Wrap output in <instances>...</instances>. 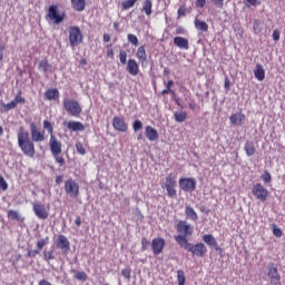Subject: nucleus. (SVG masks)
<instances>
[{
	"label": "nucleus",
	"mask_w": 285,
	"mask_h": 285,
	"mask_svg": "<svg viewBox=\"0 0 285 285\" xmlns=\"http://www.w3.org/2000/svg\"><path fill=\"white\" fill-rule=\"evenodd\" d=\"M30 132H31V138H30ZM30 132L27 131L26 127L21 126L18 129L17 139H18V146L21 153L26 157L33 158L35 155H37L35 142L41 144V141H46V131L39 130V128H37V125L31 124Z\"/></svg>",
	"instance_id": "f257e3e1"
},
{
	"label": "nucleus",
	"mask_w": 285,
	"mask_h": 285,
	"mask_svg": "<svg viewBox=\"0 0 285 285\" xmlns=\"http://www.w3.org/2000/svg\"><path fill=\"white\" fill-rule=\"evenodd\" d=\"M42 126L43 129L47 130L50 135L49 147L51 150V155L56 160V164H59L60 167L66 166V159L61 155L62 145L61 141L57 139V136H55V127L52 126V122H50L49 120H43Z\"/></svg>",
	"instance_id": "f03ea898"
},
{
	"label": "nucleus",
	"mask_w": 285,
	"mask_h": 285,
	"mask_svg": "<svg viewBox=\"0 0 285 285\" xmlns=\"http://www.w3.org/2000/svg\"><path fill=\"white\" fill-rule=\"evenodd\" d=\"M176 230L178 235L175 236V242L178 246H184L188 243V237H193L194 227L186 220H179L176 224Z\"/></svg>",
	"instance_id": "7ed1b4c3"
},
{
	"label": "nucleus",
	"mask_w": 285,
	"mask_h": 285,
	"mask_svg": "<svg viewBox=\"0 0 285 285\" xmlns=\"http://www.w3.org/2000/svg\"><path fill=\"white\" fill-rule=\"evenodd\" d=\"M180 248L188 250V253H191V255H195L196 257H206V254L208 253V248L204 243L191 244L187 242V244L180 245Z\"/></svg>",
	"instance_id": "20e7f679"
},
{
	"label": "nucleus",
	"mask_w": 285,
	"mask_h": 285,
	"mask_svg": "<svg viewBox=\"0 0 285 285\" xmlns=\"http://www.w3.org/2000/svg\"><path fill=\"white\" fill-rule=\"evenodd\" d=\"M266 276L272 285H282V276L279 275V269L277 264L268 263L266 266Z\"/></svg>",
	"instance_id": "39448f33"
},
{
	"label": "nucleus",
	"mask_w": 285,
	"mask_h": 285,
	"mask_svg": "<svg viewBox=\"0 0 285 285\" xmlns=\"http://www.w3.org/2000/svg\"><path fill=\"white\" fill-rule=\"evenodd\" d=\"M63 108L70 117H79L82 112L79 101L70 98L63 99Z\"/></svg>",
	"instance_id": "423d86ee"
},
{
	"label": "nucleus",
	"mask_w": 285,
	"mask_h": 285,
	"mask_svg": "<svg viewBox=\"0 0 285 285\" xmlns=\"http://www.w3.org/2000/svg\"><path fill=\"white\" fill-rule=\"evenodd\" d=\"M46 19H49V21H52V23L59 26V23H63L66 19V12L60 13L59 6L51 4L48 9Z\"/></svg>",
	"instance_id": "0eeeda50"
},
{
	"label": "nucleus",
	"mask_w": 285,
	"mask_h": 285,
	"mask_svg": "<svg viewBox=\"0 0 285 285\" xmlns=\"http://www.w3.org/2000/svg\"><path fill=\"white\" fill-rule=\"evenodd\" d=\"M69 43L71 48H77V46L83 43V33L81 29L77 26L69 27Z\"/></svg>",
	"instance_id": "6e6552de"
},
{
	"label": "nucleus",
	"mask_w": 285,
	"mask_h": 285,
	"mask_svg": "<svg viewBox=\"0 0 285 285\" xmlns=\"http://www.w3.org/2000/svg\"><path fill=\"white\" fill-rule=\"evenodd\" d=\"M177 176H175V174H169L166 178H165V185L163 186V188H165L167 190V196L170 199H175V197H177Z\"/></svg>",
	"instance_id": "1a4fd4ad"
},
{
	"label": "nucleus",
	"mask_w": 285,
	"mask_h": 285,
	"mask_svg": "<svg viewBox=\"0 0 285 285\" xmlns=\"http://www.w3.org/2000/svg\"><path fill=\"white\" fill-rule=\"evenodd\" d=\"M178 184L180 190H183L184 193H195L197 188V180L195 179V177H181L179 178Z\"/></svg>",
	"instance_id": "9d476101"
},
{
	"label": "nucleus",
	"mask_w": 285,
	"mask_h": 285,
	"mask_svg": "<svg viewBox=\"0 0 285 285\" xmlns=\"http://www.w3.org/2000/svg\"><path fill=\"white\" fill-rule=\"evenodd\" d=\"M65 193L71 199H77L79 197V184L72 178L67 179L65 181Z\"/></svg>",
	"instance_id": "9b49d317"
},
{
	"label": "nucleus",
	"mask_w": 285,
	"mask_h": 285,
	"mask_svg": "<svg viewBox=\"0 0 285 285\" xmlns=\"http://www.w3.org/2000/svg\"><path fill=\"white\" fill-rule=\"evenodd\" d=\"M252 194L258 202H266L268 199V189L261 183H257L252 188Z\"/></svg>",
	"instance_id": "f8f14e48"
},
{
	"label": "nucleus",
	"mask_w": 285,
	"mask_h": 285,
	"mask_svg": "<svg viewBox=\"0 0 285 285\" xmlns=\"http://www.w3.org/2000/svg\"><path fill=\"white\" fill-rule=\"evenodd\" d=\"M32 210H33L36 217H38V219L46 220V219H48V217H50V208H46V205H43V204L33 203Z\"/></svg>",
	"instance_id": "ddd939ff"
},
{
	"label": "nucleus",
	"mask_w": 285,
	"mask_h": 285,
	"mask_svg": "<svg viewBox=\"0 0 285 285\" xmlns=\"http://www.w3.org/2000/svg\"><path fill=\"white\" fill-rule=\"evenodd\" d=\"M112 127L118 132H128V124L126 122V118H124V116H115L112 119Z\"/></svg>",
	"instance_id": "4468645a"
},
{
	"label": "nucleus",
	"mask_w": 285,
	"mask_h": 285,
	"mask_svg": "<svg viewBox=\"0 0 285 285\" xmlns=\"http://www.w3.org/2000/svg\"><path fill=\"white\" fill-rule=\"evenodd\" d=\"M56 246L59 248L63 254L70 253V240L65 235H59L56 240Z\"/></svg>",
	"instance_id": "2eb2a0df"
},
{
	"label": "nucleus",
	"mask_w": 285,
	"mask_h": 285,
	"mask_svg": "<svg viewBox=\"0 0 285 285\" xmlns=\"http://www.w3.org/2000/svg\"><path fill=\"white\" fill-rule=\"evenodd\" d=\"M164 246H166V240L164 238H154L151 240V250L154 255H161L164 253Z\"/></svg>",
	"instance_id": "dca6fc26"
},
{
	"label": "nucleus",
	"mask_w": 285,
	"mask_h": 285,
	"mask_svg": "<svg viewBox=\"0 0 285 285\" xmlns=\"http://www.w3.org/2000/svg\"><path fill=\"white\" fill-rule=\"evenodd\" d=\"M203 242L207 244L210 248L216 249L217 252H222V247H219V244H217V239H215V236L213 234H205L203 236Z\"/></svg>",
	"instance_id": "f3484780"
},
{
	"label": "nucleus",
	"mask_w": 285,
	"mask_h": 285,
	"mask_svg": "<svg viewBox=\"0 0 285 285\" xmlns=\"http://www.w3.org/2000/svg\"><path fill=\"white\" fill-rule=\"evenodd\" d=\"M126 70L129 75H131V77H137V75H139V63H137V60L129 59L127 61Z\"/></svg>",
	"instance_id": "a211bd4d"
},
{
	"label": "nucleus",
	"mask_w": 285,
	"mask_h": 285,
	"mask_svg": "<svg viewBox=\"0 0 285 285\" xmlns=\"http://www.w3.org/2000/svg\"><path fill=\"white\" fill-rule=\"evenodd\" d=\"M145 136L148 141H157L159 139V131H157L153 126H147L145 128Z\"/></svg>",
	"instance_id": "6ab92c4d"
},
{
	"label": "nucleus",
	"mask_w": 285,
	"mask_h": 285,
	"mask_svg": "<svg viewBox=\"0 0 285 285\" xmlns=\"http://www.w3.org/2000/svg\"><path fill=\"white\" fill-rule=\"evenodd\" d=\"M67 128L68 130H71V132H83V130H86L83 122L75 120L69 121Z\"/></svg>",
	"instance_id": "aec40b11"
},
{
	"label": "nucleus",
	"mask_w": 285,
	"mask_h": 285,
	"mask_svg": "<svg viewBox=\"0 0 285 285\" xmlns=\"http://www.w3.org/2000/svg\"><path fill=\"white\" fill-rule=\"evenodd\" d=\"M174 45H176L177 48H180V50H188L190 48V43L188 42V39L184 37H175Z\"/></svg>",
	"instance_id": "412c9836"
},
{
	"label": "nucleus",
	"mask_w": 285,
	"mask_h": 285,
	"mask_svg": "<svg viewBox=\"0 0 285 285\" xmlns=\"http://www.w3.org/2000/svg\"><path fill=\"white\" fill-rule=\"evenodd\" d=\"M246 119V115L243 112L233 114L229 117L232 126H242V122Z\"/></svg>",
	"instance_id": "4be33fe9"
},
{
	"label": "nucleus",
	"mask_w": 285,
	"mask_h": 285,
	"mask_svg": "<svg viewBox=\"0 0 285 285\" xmlns=\"http://www.w3.org/2000/svg\"><path fill=\"white\" fill-rule=\"evenodd\" d=\"M244 150L248 157H253L257 153V148L255 147V142L253 140H247L244 146Z\"/></svg>",
	"instance_id": "5701e85b"
},
{
	"label": "nucleus",
	"mask_w": 285,
	"mask_h": 285,
	"mask_svg": "<svg viewBox=\"0 0 285 285\" xmlns=\"http://www.w3.org/2000/svg\"><path fill=\"white\" fill-rule=\"evenodd\" d=\"M136 57H137L138 61H140V63H146V61H148V55L146 53L145 46L138 47V49L136 51Z\"/></svg>",
	"instance_id": "b1692460"
},
{
	"label": "nucleus",
	"mask_w": 285,
	"mask_h": 285,
	"mask_svg": "<svg viewBox=\"0 0 285 285\" xmlns=\"http://www.w3.org/2000/svg\"><path fill=\"white\" fill-rule=\"evenodd\" d=\"M45 98L47 101H56V99H59V89H48L45 91Z\"/></svg>",
	"instance_id": "393cba45"
},
{
	"label": "nucleus",
	"mask_w": 285,
	"mask_h": 285,
	"mask_svg": "<svg viewBox=\"0 0 285 285\" xmlns=\"http://www.w3.org/2000/svg\"><path fill=\"white\" fill-rule=\"evenodd\" d=\"M7 216L9 219H12V222H19L20 224H23V222L26 220V218H23V216L19 215V212L13 210V209H9L7 212Z\"/></svg>",
	"instance_id": "a878e982"
},
{
	"label": "nucleus",
	"mask_w": 285,
	"mask_h": 285,
	"mask_svg": "<svg viewBox=\"0 0 285 285\" xmlns=\"http://www.w3.org/2000/svg\"><path fill=\"white\" fill-rule=\"evenodd\" d=\"M71 6L76 12H83L86 10V0H71Z\"/></svg>",
	"instance_id": "bb28decb"
},
{
	"label": "nucleus",
	"mask_w": 285,
	"mask_h": 285,
	"mask_svg": "<svg viewBox=\"0 0 285 285\" xmlns=\"http://www.w3.org/2000/svg\"><path fill=\"white\" fill-rule=\"evenodd\" d=\"M254 75L258 81H264V79H266V71H264V67H262V65H256V70H254Z\"/></svg>",
	"instance_id": "cd10ccee"
},
{
	"label": "nucleus",
	"mask_w": 285,
	"mask_h": 285,
	"mask_svg": "<svg viewBox=\"0 0 285 285\" xmlns=\"http://www.w3.org/2000/svg\"><path fill=\"white\" fill-rule=\"evenodd\" d=\"M194 26L196 30H199L200 32H208V23L204 20L195 19Z\"/></svg>",
	"instance_id": "c85d7f7f"
},
{
	"label": "nucleus",
	"mask_w": 285,
	"mask_h": 285,
	"mask_svg": "<svg viewBox=\"0 0 285 285\" xmlns=\"http://www.w3.org/2000/svg\"><path fill=\"white\" fill-rule=\"evenodd\" d=\"M185 215H186V217L191 219V222H197V219H199V216L197 215V212H195V209L190 206H186Z\"/></svg>",
	"instance_id": "c756f323"
},
{
	"label": "nucleus",
	"mask_w": 285,
	"mask_h": 285,
	"mask_svg": "<svg viewBox=\"0 0 285 285\" xmlns=\"http://www.w3.org/2000/svg\"><path fill=\"white\" fill-rule=\"evenodd\" d=\"M141 11L145 12L147 17H150V14H153V0H145Z\"/></svg>",
	"instance_id": "7c9ffc66"
},
{
	"label": "nucleus",
	"mask_w": 285,
	"mask_h": 285,
	"mask_svg": "<svg viewBox=\"0 0 285 285\" xmlns=\"http://www.w3.org/2000/svg\"><path fill=\"white\" fill-rule=\"evenodd\" d=\"M174 118H175V121H177V124H184V121H186V119H188V112H186V111H176L174 114Z\"/></svg>",
	"instance_id": "2f4dec72"
},
{
	"label": "nucleus",
	"mask_w": 285,
	"mask_h": 285,
	"mask_svg": "<svg viewBox=\"0 0 285 285\" xmlns=\"http://www.w3.org/2000/svg\"><path fill=\"white\" fill-rule=\"evenodd\" d=\"M50 244V237L46 236L45 238H41L40 240L37 242V249L38 254L43 250L45 246H48Z\"/></svg>",
	"instance_id": "473e14b6"
},
{
	"label": "nucleus",
	"mask_w": 285,
	"mask_h": 285,
	"mask_svg": "<svg viewBox=\"0 0 285 285\" xmlns=\"http://www.w3.org/2000/svg\"><path fill=\"white\" fill-rule=\"evenodd\" d=\"M173 86H175V81L168 80L166 83V88L161 91V95H169L170 92L175 97V90L170 89L173 88Z\"/></svg>",
	"instance_id": "72a5a7b5"
},
{
	"label": "nucleus",
	"mask_w": 285,
	"mask_h": 285,
	"mask_svg": "<svg viewBox=\"0 0 285 285\" xmlns=\"http://www.w3.org/2000/svg\"><path fill=\"white\" fill-rule=\"evenodd\" d=\"M177 282L178 285H186V274L181 269L177 271Z\"/></svg>",
	"instance_id": "f704fd0d"
},
{
	"label": "nucleus",
	"mask_w": 285,
	"mask_h": 285,
	"mask_svg": "<svg viewBox=\"0 0 285 285\" xmlns=\"http://www.w3.org/2000/svg\"><path fill=\"white\" fill-rule=\"evenodd\" d=\"M119 61L122 66H126L128 63V52H126V50L119 51Z\"/></svg>",
	"instance_id": "c9c22d12"
},
{
	"label": "nucleus",
	"mask_w": 285,
	"mask_h": 285,
	"mask_svg": "<svg viewBox=\"0 0 285 285\" xmlns=\"http://www.w3.org/2000/svg\"><path fill=\"white\" fill-rule=\"evenodd\" d=\"M73 277L75 279H78V282H86L88 279V274H86V272H76Z\"/></svg>",
	"instance_id": "e433bc0d"
},
{
	"label": "nucleus",
	"mask_w": 285,
	"mask_h": 285,
	"mask_svg": "<svg viewBox=\"0 0 285 285\" xmlns=\"http://www.w3.org/2000/svg\"><path fill=\"white\" fill-rule=\"evenodd\" d=\"M137 1H139V0H127V1L122 2L121 3L122 10H130V8L135 7V3H137Z\"/></svg>",
	"instance_id": "4c0bfd02"
},
{
	"label": "nucleus",
	"mask_w": 285,
	"mask_h": 285,
	"mask_svg": "<svg viewBox=\"0 0 285 285\" xmlns=\"http://www.w3.org/2000/svg\"><path fill=\"white\" fill-rule=\"evenodd\" d=\"M23 92L19 90L16 95V98L13 99V102H16V106H19V104H26V98H23Z\"/></svg>",
	"instance_id": "58836bf2"
},
{
	"label": "nucleus",
	"mask_w": 285,
	"mask_h": 285,
	"mask_svg": "<svg viewBox=\"0 0 285 285\" xmlns=\"http://www.w3.org/2000/svg\"><path fill=\"white\" fill-rule=\"evenodd\" d=\"M127 41L131 43V46H139V39L132 33L127 35Z\"/></svg>",
	"instance_id": "ea45409f"
},
{
	"label": "nucleus",
	"mask_w": 285,
	"mask_h": 285,
	"mask_svg": "<svg viewBox=\"0 0 285 285\" xmlns=\"http://www.w3.org/2000/svg\"><path fill=\"white\" fill-rule=\"evenodd\" d=\"M43 259L45 262H50L55 259V252L53 250H43Z\"/></svg>",
	"instance_id": "a19ab883"
},
{
	"label": "nucleus",
	"mask_w": 285,
	"mask_h": 285,
	"mask_svg": "<svg viewBox=\"0 0 285 285\" xmlns=\"http://www.w3.org/2000/svg\"><path fill=\"white\" fill-rule=\"evenodd\" d=\"M262 179L264 184H271V181H273V176H271V173H268V170H265L262 175Z\"/></svg>",
	"instance_id": "79ce46f5"
},
{
	"label": "nucleus",
	"mask_w": 285,
	"mask_h": 285,
	"mask_svg": "<svg viewBox=\"0 0 285 285\" xmlns=\"http://www.w3.org/2000/svg\"><path fill=\"white\" fill-rule=\"evenodd\" d=\"M16 107H17V104L14 102V100H12L11 102L3 105V110L4 112H9V110H14Z\"/></svg>",
	"instance_id": "37998d69"
},
{
	"label": "nucleus",
	"mask_w": 285,
	"mask_h": 285,
	"mask_svg": "<svg viewBox=\"0 0 285 285\" xmlns=\"http://www.w3.org/2000/svg\"><path fill=\"white\" fill-rule=\"evenodd\" d=\"M141 128H144V124L141 122V120H135L132 124L134 132L141 130Z\"/></svg>",
	"instance_id": "c03bdc74"
},
{
	"label": "nucleus",
	"mask_w": 285,
	"mask_h": 285,
	"mask_svg": "<svg viewBox=\"0 0 285 285\" xmlns=\"http://www.w3.org/2000/svg\"><path fill=\"white\" fill-rule=\"evenodd\" d=\"M76 150L78 155H86V148L83 147V144L77 142L76 144Z\"/></svg>",
	"instance_id": "a18cd8bd"
},
{
	"label": "nucleus",
	"mask_w": 285,
	"mask_h": 285,
	"mask_svg": "<svg viewBox=\"0 0 285 285\" xmlns=\"http://www.w3.org/2000/svg\"><path fill=\"white\" fill-rule=\"evenodd\" d=\"M253 30H254L255 35H259V32H262V22H259L257 20L254 21Z\"/></svg>",
	"instance_id": "49530a36"
},
{
	"label": "nucleus",
	"mask_w": 285,
	"mask_h": 285,
	"mask_svg": "<svg viewBox=\"0 0 285 285\" xmlns=\"http://www.w3.org/2000/svg\"><path fill=\"white\" fill-rule=\"evenodd\" d=\"M273 235L275 237H282L284 233L282 232V228L277 227L276 225H273Z\"/></svg>",
	"instance_id": "de8ad7c7"
},
{
	"label": "nucleus",
	"mask_w": 285,
	"mask_h": 285,
	"mask_svg": "<svg viewBox=\"0 0 285 285\" xmlns=\"http://www.w3.org/2000/svg\"><path fill=\"white\" fill-rule=\"evenodd\" d=\"M177 14L178 19H181V17H186V4H183L178 8Z\"/></svg>",
	"instance_id": "09e8293b"
},
{
	"label": "nucleus",
	"mask_w": 285,
	"mask_h": 285,
	"mask_svg": "<svg viewBox=\"0 0 285 285\" xmlns=\"http://www.w3.org/2000/svg\"><path fill=\"white\" fill-rule=\"evenodd\" d=\"M39 68H41L43 72H48V68H50V63H48V60H41L39 63Z\"/></svg>",
	"instance_id": "8fccbe9b"
},
{
	"label": "nucleus",
	"mask_w": 285,
	"mask_h": 285,
	"mask_svg": "<svg viewBox=\"0 0 285 285\" xmlns=\"http://www.w3.org/2000/svg\"><path fill=\"white\" fill-rule=\"evenodd\" d=\"M0 190H8V181L3 176H0Z\"/></svg>",
	"instance_id": "3c124183"
},
{
	"label": "nucleus",
	"mask_w": 285,
	"mask_h": 285,
	"mask_svg": "<svg viewBox=\"0 0 285 285\" xmlns=\"http://www.w3.org/2000/svg\"><path fill=\"white\" fill-rule=\"evenodd\" d=\"M121 275L125 279H130L131 271L129 267L121 269Z\"/></svg>",
	"instance_id": "603ef678"
},
{
	"label": "nucleus",
	"mask_w": 285,
	"mask_h": 285,
	"mask_svg": "<svg viewBox=\"0 0 285 285\" xmlns=\"http://www.w3.org/2000/svg\"><path fill=\"white\" fill-rule=\"evenodd\" d=\"M148 246H150V243L148 242L147 237L141 238V250H147Z\"/></svg>",
	"instance_id": "864d4df0"
},
{
	"label": "nucleus",
	"mask_w": 285,
	"mask_h": 285,
	"mask_svg": "<svg viewBox=\"0 0 285 285\" xmlns=\"http://www.w3.org/2000/svg\"><path fill=\"white\" fill-rule=\"evenodd\" d=\"M213 6H215L216 8H224V0H212Z\"/></svg>",
	"instance_id": "5fc2aeb1"
},
{
	"label": "nucleus",
	"mask_w": 285,
	"mask_h": 285,
	"mask_svg": "<svg viewBox=\"0 0 285 285\" xmlns=\"http://www.w3.org/2000/svg\"><path fill=\"white\" fill-rule=\"evenodd\" d=\"M205 6H206V0H196L195 1L196 8H205Z\"/></svg>",
	"instance_id": "6e6d98bb"
},
{
	"label": "nucleus",
	"mask_w": 285,
	"mask_h": 285,
	"mask_svg": "<svg viewBox=\"0 0 285 285\" xmlns=\"http://www.w3.org/2000/svg\"><path fill=\"white\" fill-rule=\"evenodd\" d=\"M36 255H39V250L37 249H28L27 257H35Z\"/></svg>",
	"instance_id": "4d7b16f0"
},
{
	"label": "nucleus",
	"mask_w": 285,
	"mask_h": 285,
	"mask_svg": "<svg viewBox=\"0 0 285 285\" xmlns=\"http://www.w3.org/2000/svg\"><path fill=\"white\" fill-rule=\"evenodd\" d=\"M247 3H248V6H259V1L258 0H245Z\"/></svg>",
	"instance_id": "13d9d810"
},
{
	"label": "nucleus",
	"mask_w": 285,
	"mask_h": 285,
	"mask_svg": "<svg viewBox=\"0 0 285 285\" xmlns=\"http://www.w3.org/2000/svg\"><path fill=\"white\" fill-rule=\"evenodd\" d=\"M107 57H109V59H115V50L108 49L107 50Z\"/></svg>",
	"instance_id": "bf43d9fd"
},
{
	"label": "nucleus",
	"mask_w": 285,
	"mask_h": 285,
	"mask_svg": "<svg viewBox=\"0 0 285 285\" xmlns=\"http://www.w3.org/2000/svg\"><path fill=\"white\" fill-rule=\"evenodd\" d=\"M3 50H6V45L0 43V61H3Z\"/></svg>",
	"instance_id": "052dcab7"
},
{
	"label": "nucleus",
	"mask_w": 285,
	"mask_h": 285,
	"mask_svg": "<svg viewBox=\"0 0 285 285\" xmlns=\"http://www.w3.org/2000/svg\"><path fill=\"white\" fill-rule=\"evenodd\" d=\"M273 39H274L275 41H279V32H278L277 30H274V31H273Z\"/></svg>",
	"instance_id": "680f3d73"
},
{
	"label": "nucleus",
	"mask_w": 285,
	"mask_h": 285,
	"mask_svg": "<svg viewBox=\"0 0 285 285\" xmlns=\"http://www.w3.org/2000/svg\"><path fill=\"white\" fill-rule=\"evenodd\" d=\"M185 32H186V29H184L183 27L176 28V35H184Z\"/></svg>",
	"instance_id": "e2e57ef3"
},
{
	"label": "nucleus",
	"mask_w": 285,
	"mask_h": 285,
	"mask_svg": "<svg viewBox=\"0 0 285 285\" xmlns=\"http://www.w3.org/2000/svg\"><path fill=\"white\" fill-rule=\"evenodd\" d=\"M75 224L76 226L79 228V226H81V217L78 216L76 219H75Z\"/></svg>",
	"instance_id": "0e129e2a"
},
{
	"label": "nucleus",
	"mask_w": 285,
	"mask_h": 285,
	"mask_svg": "<svg viewBox=\"0 0 285 285\" xmlns=\"http://www.w3.org/2000/svg\"><path fill=\"white\" fill-rule=\"evenodd\" d=\"M63 181V176H57L56 177V184L59 186Z\"/></svg>",
	"instance_id": "69168bd1"
},
{
	"label": "nucleus",
	"mask_w": 285,
	"mask_h": 285,
	"mask_svg": "<svg viewBox=\"0 0 285 285\" xmlns=\"http://www.w3.org/2000/svg\"><path fill=\"white\" fill-rule=\"evenodd\" d=\"M104 41H105V43H108V41H110V33L104 35Z\"/></svg>",
	"instance_id": "338daca9"
},
{
	"label": "nucleus",
	"mask_w": 285,
	"mask_h": 285,
	"mask_svg": "<svg viewBox=\"0 0 285 285\" xmlns=\"http://www.w3.org/2000/svg\"><path fill=\"white\" fill-rule=\"evenodd\" d=\"M188 107L190 108V110H195V108H197V105L193 101L189 102Z\"/></svg>",
	"instance_id": "774afa93"
}]
</instances>
